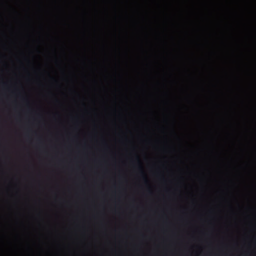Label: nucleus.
I'll use <instances>...</instances> for the list:
<instances>
[{
  "mask_svg": "<svg viewBox=\"0 0 256 256\" xmlns=\"http://www.w3.org/2000/svg\"><path fill=\"white\" fill-rule=\"evenodd\" d=\"M136 159H137L138 161V162L140 163V160H139V158L138 156H136Z\"/></svg>",
  "mask_w": 256,
  "mask_h": 256,
  "instance_id": "nucleus-1",
  "label": "nucleus"
},
{
  "mask_svg": "<svg viewBox=\"0 0 256 256\" xmlns=\"http://www.w3.org/2000/svg\"><path fill=\"white\" fill-rule=\"evenodd\" d=\"M144 180H146V182H147L145 176H144Z\"/></svg>",
  "mask_w": 256,
  "mask_h": 256,
  "instance_id": "nucleus-2",
  "label": "nucleus"
}]
</instances>
